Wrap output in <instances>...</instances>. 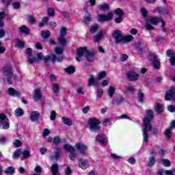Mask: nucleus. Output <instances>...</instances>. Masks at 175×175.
Instances as JSON below:
<instances>
[{
  "label": "nucleus",
  "instance_id": "nucleus-42",
  "mask_svg": "<svg viewBox=\"0 0 175 175\" xmlns=\"http://www.w3.org/2000/svg\"><path fill=\"white\" fill-rule=\"evenodd\" d=\"M15 114L17 117H21V116H23V114H24V111L21 108L16 109L15 110Z\"/></svg>",
  "mask_w": 175,
  "mask_h": 175
},
{
  "label": "nucleus",
  "instance_id": "nucleus-11",
  "mask_svg": "<svg viewBox=\"0 0 175 175\" xmlns=\"http://www.w3.org/2000/svg\"><path fill=\"white\" fill-rule=\"evenodd\" d=\"M44 59V56H43V53H40L37 55V58H29V64L32 65V64H39L40 61Z\"/></svg>",
  "mask_w": 175,
  "mask_h": 175
},
{
  "label": "nucleus",
  "instance_id": "nucleus-35",
  "mask_svg": "<svg viewBox=\"0 0 175 175\" xmlns=\"http://www.w3.org/2000/svg\"><path fill=\"white\" fill-rule=\"evenodd\" d=\"M154 110L157 111V113H162V111H163V105L157 103L154 107Z\"/></svg>",
  "mask_w": 175,
  "mask_h": 175
},
{
  "label": "nucleus",
  "instance_id": "nucleus-20",
  "mask_svg": "<svg viewBox=\"0 0 175 175\" xmlns=\"http://www.w3.org/2000/svg\"><path fill=\"white\" fill-rule=\"evenodd\" d=\"M8 94L12 95V96H20V95H21V92L17 91L14 90V88H10L8 89Z\"/></svg>",
  "mask_w": 175,
  "mask_h": 175
},
{
  "label": "nucleus",
  "instance_id": "nucleus-45",
  "mask_svg": "<svg viewBox=\"0 0 175 175\" xmlns=\"http://www.w3.org/2000/svg\"><path fill=\"white\" fill-rule=\"evenodd\" d=\"M47 14L49 17H54V14H55L54 9L49 8L47 9Z\"/></svg>",
  "mask_w": 175,
  "mask_h": 175
},
{
  "label": "nucleus",
  "instance_id": "nucleus-28",
  "mask_svg": "<svg viewBox=\"0 0 175 175\" xmlns=\"http://www.w3.org/2000/svg\"><path fill=\"white\" fill-rule=\"evenodd\" d=\"M63 148L68 151V152H75V147L69 144H66L63 146Z\"/></svg>",
  "mask_w": 175,
  "mask_h": 175
},
{
  "label": "nucleus",
  "instance_id": "nucleus-13",
  "mask_svg": "<svg viewBox=\"0 0 175 175\" xmlns=\"http://www.w3.org/2000/svg\"><path fill=\"white\" fill-rule=\"evenodd\" d=\"M33 99L35 102L42 100V90L40 89H35L33 92Z\"/></svg>",
  "mask_w": 175,
  "mask_h": 175
},
{
  "label": "nucleus",
  "instance_id": "nucleus-48",
  "mask_svg": "<svg viewBox=\"0 0 175 175\" xmlns=\"http://www.w3.org/2000/svg\"><path fill=\"white\" fill-rule=\"evenodd\" d=\"M155 163V157H152L149 158V161L148 162V166H154Z\"/></svg>",
  "mask_w": 175,
  "mask_h": 175
},
{
  "label": "nucleus",
  "instance_id": "nucleus-43",
  "mask_svg": "<svg viewBox=\"0 0 175 175\" xmlns=\"http://www.w3.org/2000/svg\"><path fill=\"white\" fill-rule=\"evenodd\" d=\"M53 91L54 94H58L59 92V85L57 83H54L53 85Z\"/></svg>",
  "mask_w": 175,
  "mask_h": 175
},
{
  "label": "nucleus",
  "instance_id": "nucleus-39",
  "mask_svg": "<svg viewBox=\"0 0 175 175\" xmlns=\"http://www.w3.org/2000/svg\"><path fill=\"white\" fill-rule=\"evenodd\" d=\"M98 29H99V25H92L90 27V32L91 33H95V32H96V31H98Z\"/></svg>",
  "mask_w": 175,
  "mask_h": 175
},
{
  "label": "nucleus",
  "instance_id": "nucleus-40",
  "mask_svg": "<svg viewBox=\"0 0 175 175\" xmlns=\"http://www.w3.org/2000/svg\"><path fill=\"white\" fill-rule=\"evenodd\" d=\"M164 135L167 137V139H171V137H172V129H166L164 132Z\"/></svg>",
  "mask_w": 175,
  "mask_h": 175
},
{
  "label": "nucleus",
  "instance_id": "nucleus-54",
  "mask_svg": "<svg viewBox=\"0 0 175 175\" xmlns=\"http://www.w3.org/2000/svg\"><path fill=\"white\" fill-rule=\"evenodd\" d=\"M22 144H23L20 139H15L13 142V146H14V147H21Z\"/></svg>",
  "mask_w": 175,
  "mask_h": 175
},
{
  "label": "nucleus",
  "instance_id": "nucleus-9",
  "mask_svg": "<svg viewBox=\"0 0 175 175\" xmlns=\"http://www.w3.org/2000/svg\"><path fill=\"white\" fill-rule=\"evenodd\" d=\"M126 77L129 81H137V80H139V74L133 70L128 72L126 74Z\"/></svg>",
  "mask_w": 175,
  "mask_h": 175
},
{
  "label": "nucleus",
  "instance_id": "nucleus-30",
  "mask_svg": "<svg viewBox=\"0 0 175 175\" xmlns=\"http://www.w3.org/2000/svg\"><path fill=\"white\" fill-rule=\"evenodd\" d=\"M75 71H76V69L73 66H69L68 67L64 68V72H66L68 75H72Z\"/></svg>",
  "mask_w": 175,
  "mask_h": 175
},
{
  "label": "nucleus",
  "instance_id": "nucleus-24",
  "mask_svg": "<svg viewBox=\"0 0 175 175\" xmlns=\"http://www.w3.org/2000/svg\"><path fill=\"white\" fill-rule=\"evenodd\" d=\"M59 166L58 164H53L52 166L51 167V170L52 172V174L53 175H59V172L58 171Z\"/></svg>",
  "mask_w": 175,
  "mask_h": 175
},
{
  "label": "nucleus",
  "instance_id": "nucleus-56",
  "mask_svg": "<svg viewBox=\"0 0 175 175\" xmlns=\"http://www.w3.org/2000/svg\"><path fill=\"white\" fill-rule=\"evenodd\" d=\"M55 52L56 53V54H62V53H64V49L61 47H56L55 49Z\"/></svg>",
  "mask_w": 175,
  "mask_h": 175
},
{
  "label": "nucleus",
  "instance_id": "nucleus-19",
  "mask_svg": "<svg viewBox=\"0 0 175 175\" xmlns=\"http://www.w3.org/2000/svg\"><path fill=\"white\" fill-rule=\"evenodd\" d=\"M124 90L123 91L124 94H135L136 92V90L135 89V87L133 86H124Z\"/></svg>",
  "mask_w": 175,
  "mask_h": 175
},
{
  "label": "nucleus",
  "instance_id": "nucleus-5",
  "mask_svg": "<svg viewBox=\"0 0 175 175\" xmlns=\"http://www.w3.org/2000/svg\"><path fill=\"white\" fill-rule=\"evenodd\" d=\"M96 18L99 23H106L107 21H111V20H113V13L109 12L107 15L98 14Z\"/></svg>",
  "mask_w": 175,
  "mask_h": 175
},
{
  "label": "nucleus",
  "instance_id": "nucleus-51",
  "mask_svg": "<svg viewBox=\"0 0 175 175\" xmlns=\"http://www.w3.org/2000/svg\"><path fill=\"white\" fill-rule=\"evenodd\" d=\"M83 23L91 22V15L88 13L86 14L85 17L83 19Z\"/></svg>",
  "mask_w": 175,
  "mask_h": 175
},
{
  "label": "nucleus",
  "instance_id": "nucleus-8",
  "mask_svg": "<svg viewBox=\"0 0 175 175\" xmlns=\"http://www.w3.org/2000/svg\"><path fill=\"white\" fill-rule=\"evenodd\" d=\"M113 39H115L116 44H118L119 43H121V42H122L124 36L122 35V32L121 31L116 30L115 31H113Z\"/></svg>",
  "mask_w": 175,
  "mask_h": 175
},
{
  "label": "nucleus",
  "instance_id": "nucleus-29",
  "mask_svg": "<svg viewBox=\"0 0 175 175\" xmlns=\"http://www.w3.org/2000/svg\"><path fill=\"white\" fill-rule=\"evenodd\" d=\"M107 94L109 98H113V96H114V94H116V88L113 86H109Z\"/></svg>",
  "mask_w": 175,
  "mask_h": 175
},
{
  "label": "nucleus",
  "instance_id": "nucleus-49",
  "mask_svg": "<svg viewBox=\"0 0 175 175\" xmlns=\"http://www.w3.org/2000/svg\"><path fill=\"white\" fill-rule=\"evenodd\" d=\"M106 75H107V73L105 71L99 72L98 75V80H102V79L106 77Z\"/></svg>",
  "mask_w": 175,
  "mask_h": 175
},
{
  "label": "nucleus",
  "instance_id": "nucleus-47",
  "mask_svg": "<svg viewBox=\"0 0 175 175\" xmlns=\"http://www.w3.org/2000/svg\"><path fill=\"white\" fill-rule=\"evenodd\" d=\"M15 42L16 43L17 46L19 49H23V47H24V42H23V41H21V40H20L18 39H16Z\"/></svg>",
  "mask_w": 175,
  "mask_h": 175
},
{
  "label": "nucleus",
  "instance_id": "nucleus-46",
  "mask_svg": "<svg viewBox=\"0 0 175 175\" xmlns=\"http://www.w3.org/2000/svg\"><path fill=\"white\" fill-rule=\"evenodd\" d=\"M99 10H109V4H102L98 6Z\"/></svg>",
  "mask_w": 175,
  "mask_h": 175
},
{
  "label": "nucleus",
  "instance_id": "nucleus-10",
  "mask_svg": "<svg viewBox=\"0 0 175 175\" xmlns=\"http://www.w3.org/2000/svg\"><path fill=\"white\" fill-rule=\"evenodd\" d=\"M44 59L46 63L49 62V61L50 60L52 62H56V61L57 62H62L64 57L59 56V57H57V56H55V55H51V56H46V57H44Z\"/></svg>",
  "mask_w": 175,
  "mask_h": 175
},
{
  "label": "nucleus",
  "instance_id": "nucleus-14",
  "mask_svg": "<svg viewBox=\"0 0 175 175\" xmlns=\"http://www.w3.org/2000/svg\"><path fill=\"white\" fill-rule=\"evenodd\" d=\"M75 147L79 151V154H84L87 151V145H84L83 144H76Z\"/></svg>",
  "mask_w": 175,
  "mask_h": 175
},
{
  "label": "nucleus",
  "instance_id": "nucleus-41",
  "mask_svg": "<svg viewBox=\"0 0 175 175\" xmlns=\"http://www.w3.org/2000/svg\"><path fill=\"white\" fill-rule=\"evenodd\" d=\"M5 173L6 174H14V167H8L6 170H5Z\"/></svg>",
  "mask_w": 175,
  "mask_h": 175
},
{
  "label": "nucleus",
  "instance_id": "nucleus-7",
  "mask_svg": "<svg viewBox=\"0 0 175 175\" xmlns=\"http://www.w3.org/2000/svg\"><path fill=\"white\" fill-rule=\"evenodd\" d=\"M96 142H98L100 146H107V143H109L107 137L103 134H98L96 137Z\"/></svg>",
  "mask_w": 175,
  "mask_h": 175
},
{
  "label": "nucleus",
  "instance_id": "nucleus-4",
  "mask_svg": "<svg viewBox=\"0 0 175 175\" xmlns=\"http://www.w3.org/2000/svg\"><path fill=\"white\" fill-rule=\"evenodd\" d=\"M10 124H9V120L5 113H0V129H9Z\"/></svg>",
  "mask_w": 175,
  "mask_h": 175
},
{
  "label": "nucleus",
  "instance_id": "nucleus-31",
  "mask_svg": "<svg viewBox=\"0 0 175 175\" xmlns=\"http://www.w3.org/2000/svg\"><path fill=\"white\" fill-rule=\"evenodd\" d=\"M133 40V37L132 36H123L122 42L124 43H129Z\"/></svg>",
  "mask_w": 175,
  "mask_h": 175
},
{
  "label": "nucleus",
  "instance_id": "nucleus-25",
  "mask_svg": "<svg viewBox=\"0 0 175 175\" xmlns=\"http://www.w3.org/2000/svg\"><path fill=\"white\" fill-rule=\"evenodd\" d=\"M152 64L154 68V69H160L161 68V62H159V60L155 57V56L152 57Z\"/></svg>",
  "mask_w": 175,
  "mask_h": 175
},
{
  "label": "nucleus",
  "instance_id": "nucleus-55",
  "mask_svg": "<svg viewBox=\"0 0 175 175\" xmlns=\"http://www.w3.org/2000/svg\"><path fill=\"white\" fill-rule=\"evenodd\" d=\"M61 37L66 36V27H62L60 29V36Z\"/></svg>",
  "mask_w": 175,
  "mask_h": 175
},
{
  "label": "nucleus",
  "instance_id": "nucleus-18",
  "mask_svg": "<svg viewBox=\"0 0 175 175\" xmlns=\"http://www.w3.org/2000/svg\"><path fill=\"white\" fill-rule=\"evenodd\" d=\"M3 75L8 77V76H12L13 70L12 69V66H5L3 68Z\"/></svg>",
  "mask_w": 175,
  "mask_h": 175
},
{
  "label": "nucleus",
  "instance_id": "nucleus-61",
  "mask_svg": "<svg viewBox=\"0 0 175 175\" xmlns=\"http://www.w3.org/2000/svg\"><path fill=\"white\" fill-rule=\"evenodd\" d=\"M141 13L143 17H147V14H148V12L144 8L141 9Z\"/></svg>",
  "mask_w": 175,
  "mask_h": 175
},
{
  "label": "nucleus",
  "instance_id": "nucleus-37",
  "mask_svg": "<svg viewBox=\"0 0 175 175\" xmlns=\"http://www.w3.org/2000/svg\"><path fill=\"white\" fill-rule=\"evenodd\" d=\"M161 163H163V166H165V167H169L170 165H172V163L167 159H161Z\"/></svg>",
  "mask_w": 175,
  "mask_h": 175
},
{
  "label": "nucleus",
  "instance_id": "nucleus-33",
  "mask_svg": "<svg viewBox=\"0 0 175 175\" xmlns=\"http://www.w3.org/2000/svg\"><path fill=\"white\" fill-rule=\"evenodd\" d=\"M114 13L117 16H119V17H124V16H125L124 11L121 8H117L115 10Z\"/></svg>",
  "mask_w": 175,
  "mask_h": 175
},
{
  "label": "nucleus",
  "instance_id": "nucleus-34",
  "mask_svg": "<svg viewBox=\"0 0 175 175\" xmlns=\"http://www.w3.org/2000/svg\"><path fill=\"white\" fill-rule=\"evenodd\" d=\"M50 31L49 30H43L41 31V36L42 38H44V39H46L47 38H50Z\"/></svg>",
  "mask_w": 175,
  "mask_h": 175
},
{
  "label": "nucleus",
  "instance_id": "nucleus-38",
  "mask_svg": "<svg viewBox=\"0 0 175 175\" xmlns=\"http://www.w3.org/2000/svg\"><path fill=\"white\" fill-rule=\"evenodd\" d=\"M21 155V150L17 149L12 154L13 159H16V158H18Z\"/></svg>",
  "mask_w": 175,
  "mask_h": 175
},
{
  "label": "nucleus",
  "instance_id": "nucleus-60",
  "mask_svg": "<svg viewBox=\"0 0 175 175\" xmlns=\"http://www.w3.org/2000/svg\"><path fill=\"white\" fill-rule=\"evenodd\" d=\"M83 89H84L83 87L79 86V87H78V88H77V92L78 94H81V95H84V92H83Z\"/></svg>",
  "mask_w": 175,
  "mask_h": 175
},
{
  "label": "nucleus",
  "instance_id": "nucleus-62",
  "mask_svg": "<svg viewBox=\"0 0 175 175\" xmlns=\"http://www.w3.org/2000/svg\"><path fill=\"white\" fill-rule=\"evenodd\" d=\"M170 62L171 65H175V55H171V57L170 59Z\"/></svg>",
  "mask_w": 175,
  "mask_h": 175
},
{
  "label": "nucleus",
  "instance_id": "nucleus-57",
  "mask_svg": "<svg viewBox=\"0 0 175 175\" xmlns=\"http://www.w3.org/2000/svg\"><path fill=\"white\" fill-rule=\"evenodd\" d=\"M34 172L36 174H40V173H42V167L40 165H37L34 168Z\"/></svg>",
  "mask_w": 175,
  "mask_h": 175
},
{
  "label": "nucleus",
  "instance_id": "nucleus-53",
  "mask_svg": "<svg viewBox=\"0 0 175 175\" xmlns=\"http://www.w3.org/2000/svg\"><path fill=\"white\" fill-rule=\"evenodd\" d=\"M22 154L23 155V158L27 159V158H29V155L31 154V152L29 150H23Z\"/></svg>",
  "mask_w": 175,
  "mask_h": 175
},
{
  "label": "nucleus",
  "instance_id": "nucleus-6",
  "mask_svg": "<svg viewBox=\"0 0 175 175\" xmlns=\"http://www.w3.org/2000/svg\"><path fill=\"white\" fill-rule=\"evenodd\" d=\"M88 50H87V47L84 46V47H79L77 49L76 51V54H77V57H76V60L78 62H80V61H81V58L83 57V56L87 54V51Z\"/></svg>",
  "mask_w": 175,
  "mask_h": 175
},
{
  "label": "nucleus",
  "instance_id": "nucleus-2",
  "mask_svg": "<svg viewBox=\"0 0 175 175\" xmlns=\"http://www.w3.org/2000/svg\"><path fill=\"white\" fill-rule=\"evenodd\" d=\"M88 124L90 125V130L93 131L94 132H98V131H100V127L99 124L100 122L96 118H90L88 120Z\"/></svg>",
  "mask_w": 175,
  "mask_h": 175
},
{
  "label": "nucleus",
  "instance_id": "nucleus-16",
  "mask_svg": "<svg viewBox=\"0 0 175 175\" xmlns=\"http://www.w3.org/2000/svg\"><path fill=\"white\" fill-rule=\"evenodd\" d=\"M85 58L88 62H92L95 59V51H87Z\"/></svg>",
  "mask_w": 175,
  "mask_h": 175
},
{
  "label": "nucleus",
  "instance_id": "nucleus-21",
  "mask_svg": "<svg viewBox=\"0 0 175 175\" xmlns=\"http://www.w3.org/2000/svg\"><path fill=\"white\" fill-rule=\"evenodd\" d=\"M79 166L81 169H88L90 167V163L87 160H81L79 161Z\"/></svg>",
  "mask_w": 175,
  "mask_h": 175
},
{
  "label": "nucleus",
  "instance_id": "nucleus-59",
  "mask_svg": "<svg viewBox=\"0 0 175 175\" xmlns=\"http://www.w3.org/2000/svg\"><path fill=\"white\" fill-rule=\"evenodd\" d=\"M60 142L61 139H59V137H55L53 138V144L57 146V144H59Z\"/></svg>",
  "mask_w": 175,
  "mask_h": 175
},
{
  "label": "nucleus",
  "instance_id": "nucleus-50",
  "mask_svg": "<svg viewBox=\"0 0 175 175\" xmlns=\"http://www.w3.org/2000/svg\"><path fill=\"white\" fill-rule=\"evenodd\" d=\"M56 118H57V113L55 112V111H52L51 112L50 120L51 121H55Z\"/></svg>",
  "mask_w": 175,
  "mask_h": 175
},
{
  "label": "nucleus",
  "instance_id": "nucleus-1",
  "mask_svg": "<svg viewBox=\"0 0 175 175\" xmlns=\"http://www.w3.org/2000/svg\"><path fill=\"white\" fill-rule=\"evenodd\" d=\"M147 116L145 117L143 120L144 126V128L142 129L143 132V137L144 143L148 142V132L152 129V126H151V121H152V118H154V112L152 110L148 109L146 111Z\"/></svg>",
  "mask_w": 175,
  "mask_h": 175
},
{
  "label": "nucleus",
  "instance_id": "nucleus-22",
  "mask_svg": "<svg viewBox=\"0 0 175 175\" xmlns=\"http://www.w3.org/2000/svg\"><path fill=\"white\" fill-rule=\"evenodd\" d=\"M19 31L21 32V33H25V35H29L31 33V31L28 28V27L25 25H22L18 28Z\"/></svg>",
  "mask_w": 175,
  "mask_h": 175
},
{
  "label": "nucleus",
  "instance_id": "nucleus-32",
  "mask_svg": "<svg viewBox=\"0 0 175 175\" xmlns=\"http://www.w3.org/2000/svg\"><path fill=\"white\" fill-rule=\"evenodd\" d=\"M62 120L65 125H67L68 126H72L73 123L70 119L68 118L63 117L62 118Z\"/></svg>",
  "mask_w": 175,
  "mask_h": 175
},
{
  "label": "nucleus",
  "instance_id": "nucleus-63",
  "mask_svg": "<svg viewBox=\"0 0 175 175\" xmlns=\"http://www.w3.org/2000/svg\"><path fill=\"white\" fill-rule=\"evenodd\" d=\"M168 111H170V113H174L175 111V107L174 105H170L167 107Z\"/></svg>",
  "mask_w": 175,
  "mask_h": 175
},
{
  "label": "nucleus",
  "instance_id": "nucleus-64",
  "mask_svg": "<svg viewBox=\"0 0 175 175\" xmlns=\"http://www.w3.org/2000/svg\"><path fill=\"white\" fill-rule=\"evenodd\" d=\"M65 174L66 175H70L72 174V170H70V167H68L65 169Z\"/></svg>",
  "mask_w": 175,
  "mask_h": 175
},
{
  "label": "nucleus",
  "instance_id": "nucleus-17",
  "mask_svg": "<svg viewBox=\"0 0 175 175\" xmlns=\"http://www.w3.org/2000/svg\"><path fill=\"white\" fill-rule=\"evenodd\" d=\"M122 102H124V98L121 96H116L112 99L111 104L116 106L122 105Z\"/></svg>",
  "mask_w": 175,
  "mask_h": 175
},
{
  "label": "nucleus",
  "instance_id": "nucleus-15",
  "mask_svg": "<svg viewBox=\"0 0 175 175\" xmlns=\"http://www.w3.org/2000/svg\"><path fill=\"white\" fill-rule=\"evenodd\" d=\"M40 117V113L36 111H33L30 113V120L31 122H36L39 121V118Z\"/></svg>",
  "mask_w": 175,
  "mask_h": 175
},
{
  "label": "nucleus",
  "instance_id": "nucleus-27",
  "mask_svg": "<svg viewBox=\"0 0 175 175\" xmlns=\"http://www.w3.org/2000/svg\"><path fill=\"white\" fill-rule=\"evenodd\" d=\"M137 98H138V102H139V103H144V93H143V92H142V90L140 89L138 90Z\"/></svg>",
  "mask_w": 175,
  "mask_h": 175
},
{
  "label": "nucleus",
  "instance_id": "nucleus-12",
  "mask_svg": "<svg viewBox=\"0 0 175 175\" xmlns=\"http://www.w3.org/2000/svg\"><path fill=\"white\" fill-rule=\"evenodd\" d=\"M88 87H92V85H94V87L99 86V81H98V79L94 77V75H90L89 78L88 79Z\"/></svg>",
  "mask_w": 175,
  "mask_h": 175
},
{
  "label": "nucleus",
  "instance_id": "nucleus-3",
  "mask_svg": "<svg viewBox=\"0 0 175 175\" xmlns=\"http://www.w3.org/2000/svg\"><path fill=\"white\" fill-rule=\"evenodd\" d=\"M160 20H161V18H159L158 17H155V16L149 17L147 19V21L145 24V27H146V29H149V30L154 29V27H152V25H157L158 23H159ZM150 23L152 24V25H151Z\"/></svg>",
  "mask_w": 175,
  "mask_h": 175
},
{
  "label": "nucleus",
  "instance_id": "nucleus-52",
  "mask_svg": "<svg viewBox=\"0 0 175 175\" xmlns=\"http://www.w3.org/2000/svg\"><path fill=\"white\" fill-rule=\"evenodd\" d=\"M102 95H103V89H97L96 98H102Z\"/></svg>",
  "mask_w": 175,
  "mask_h": 175
},
{
  "label": "nucleus",
  "instance_id": "nucleus-44",
  "mask_svg": "<svg viewBox=\"0 0 175 175\" xmlns=\"http://www.w3.org/2000/svg\"><path fill=\"white\" fill-rule=\"evenodd\" d=\"M26 53L27 55V62H29V58L32 56V49L31 48H27L26 49Z\"/></svg>",
  "mask_w": 175,
  "mask_h": 175
},
{
  "label": "nucleus",
  "instance_id": "nucleus-26",
  "mask_svg": "<svg viewBox=\"0 0 175 175\" xmlns=\"http://www.w3.org/2000/svg\"><path fill=\"white\" fill-rule=\"evenodd\" d=\"M103 38V31L100 30L96 36H94V42L98 43L100 40H102Z\"/></svg>",
  "mask_w": 175,
  "mask_h": 175
},
{
  "label": "nucleus",
  "instance_id": "nucleus-36",
  "mask_svg": "<svg viewBox=\"0 0 175 175\" xmlns=\"http://www.w3.org/2000/svg\"><path fill=\"white\" fill-rule=\"evenodd\" d=\"M58 42L61 46H65L66 44V40L65 39V37H58L57 38Z\"/></svg>",
  "mask_w": 175,
  "mask_h": 175
},
{
  "label": "nucleus",
  "instance_id": "nucleus-58",
  "mask_svg": "<svg viewBox=\"0 0 175 175\" xmlns=\"http://www.w3.org/2000/svg\"><path fill=\"white\" fill-rule=\"evenodd\" d=\"M1 1L2 2V3H3L5 8H8V6L10 5V2H12V0H1Z\"/></svg>",
  "mask_w": 175,
  "mask_h": 175
},
{
  "label": "nucleus",
  "instance_id": "nucleus-23",
  "mask_svg": "<svg viewBox=\"0 0 175 175\" xmlns=\"http://www.w3.org/2000/svg\"><path fill=\"white\" fill-rule=\"evenodd\" d=\"M59 152H61L59 148H57L55 151L54 155H51L50 157V161H54V159L55 161H58V159H59Z\"/></svg>",
  "mask_w": 175,
  "mask_h": 175
}]
</instances>
